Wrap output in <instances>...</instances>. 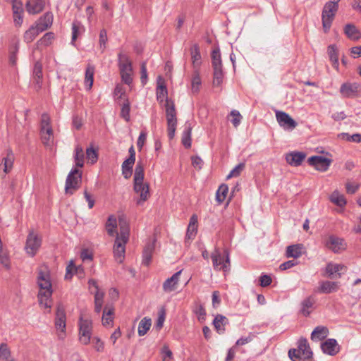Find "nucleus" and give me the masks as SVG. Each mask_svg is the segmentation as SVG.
<instances>
[{
  "label": "nucleus",
  "instance_id": "nucleus-38",
  "mask_svg": "<svg viewBox=\"0 0 361 361\" xmlns=\"http://www.w3.org/2000/svg\"><path fill=\"white\" fill-rule=\"evenodd\" d=\"M154 245L153 243L147 244L142 253V264L148 266L152 259V255L154 251Z\"/></svg>",
  "mask_w": 361,
  "mask_h": 361
},
{
  "label": "nucleus",
  "instance_id": "nucleus-51",
  "mask_svg": "<svg viewBox=\"0 0 361 361\" xmlns=\"http://www.w3.org/2000/svg\"><path fill=\"white\" fill-rule=\"evenodd\" d=\"M230 116L232 117V119L231 120L232 124L234 127L237 128L240 125L243 118L241 114L237 110H232L230 113Z\"/></svg>",
  "mask_w": 361,
  "mask_h": 361
},
{
  "label": "nucleus",
  "instance_id": "nucleus-37",
  "mask_svg": "<svg viewBox=\"0 0 361 361\" xmlns=\"http://www.w3.org/2000/svg\"><path fill=\"white\" fill-rule=\"evenodd\" d=\"M314 302L315 300L312 297H308L305 298L301 303V313L305 317L309 316L311 313Z\"/></svg>",
  "mask_w": 361,
  "mask_h": 361
},
{
  "label": "nucleus",
  "instance_id": "nucleus-46",
  "mask_svg": "<svg viewBox=\"0 0 361 361\" xmlns=\"http://www.w3.org/2000/svg\"><path fill=\"white\" fill-rule=\"evenodd\" d=\"M182 143L185 148L191 147V127L190 125L185 126L183 133Z\"/></svg>",
  "mask_w": 361,
  "mask_h": 361
},
{
  "label": "nucleus",
  "instance_id": "nucleus-59",
  "mask_svg": "<svg viewBox=\"0 0 361 361\" xmlns=\"http://www.w3.org/2000/svg\"><path fill=\"white\" fill-rule=\"evenodd\" d=\"M254 338V335L250 334L247 336L245 337H241L238 340H237L235 345H245L252 341Z\"/></svg>",
  "mask_w": 361,
  "mask_h": 361
},
{
  "label": "nucleus",
  "instance_id": "nucleus-15",
  "mask_svg": "<svg viewBox=\"0 0 361 361\" xmlns=\"http://www.w3.org/2000/svg\"><path fill=\"white\" fill-rule=\"evenodd\" d=\"M299 352L302 355V360L304 361H312V351L307 343V339L300 338L298 342V348L290 349V354L295 356V353Z\"/></svg>",
  "mask_w": 361,
  "mask_h": 361
},
{
  "label": "nucleus",
  "instance_id": "nucleus-36",
  "mask_svg": "<svg viewBox=\"0 0 361 361\" xmlns=\"http://www.w3.org/2000/svg\"><path fill=\"white\" fill-rule=\"evenodd\" d=\"M85 32V27L78 20H74L72 23V37L71 43L73 44L78 37Z\"/></svg>",
  "mask_w": 361,
  "mask_h": 361
},
{
  "label": "nucleus",
  "instance_id": "nucleus-47",
  "mask_svg": "<svg viewBox=\"0 0 361 361\" xmlns=\"http://www.w3.org/2000/svg\"><path fill=\"white\" fill-rule=\"evenodd\" d=\"M228 191V186L225 184H222L219 186L216 193V200L219 203H222L227 195Z\"/></svg>",
  "mask_w": 361,
  "mask_h": 361
},
{
  "label": "nucleus",
  "instance_id": "nucleus-10",
  "mask_svg": "<svg viewBox=\"0 0 361 361\" xmlns=\"http://www.w3.org/2000/svg\"><path fill=\"white\" fill-rule=\"evenodd\" d=\"M165 106L168 126V136L170 139H172L175 135L177 124L175 105L173 102L166 99Z\"/></svg>",
  "mask_w": 361,
  "mask_h": 361
},
{
  "label": "nucleus",
  "instance_id": "nucleus-41",
  "mask_svg": "<svg viewBox=\"0 0 361 361\" xmlns=\"http://www.w3.org/2000/svg\"><path fill=\"white\" fill-rule=\"evenodd\" d=\"M152 325V321L149 318L144 317L139 323L138 325V334L142 336L147 334Z\"/></svg>",
  "mask_w": 361,
  "mask_h": 361
},
{
  "label": "nucleus",
  "instance_id": "nucleus-40",
  "mask_svg": "<svg viewBox=\"0 0 361 361\" xmlns=\"http://www.w3.org/2000/svg\"><path fill=\"white\" fill-rule=\"evenodd\" d=\"M330 200L336 205L342 207L346 204V200L343 195L339 193L338 190H335L330 196Z\"/></svg>",
  "mask_w": 361,
  "mask_h": 361
},
{
  "label": "nucleus",
  "instance_id": "nucleus-19",
  "mask_svg": "<svg viewBox=\"0 0 361 361\" xmlns=\"http://www.w3.org/2000/svg\"><path fill=\"white\" fill-rule=\"evenodd\" d=\"M321 348L324 353L334 356L340 351V346L336 339L329 338L321 344Z\"/></svg>",
  "mask_w": 361,
  "mask_h": 361
},
{
  "label": "nucleus",
  "instance_id": "nucleus-52",
  "mask_svg": "<svg viewBox=\"0 0 361 361\" xmlns=\"http://www.w3.org/2000/svg\"><path fill=\"white\" fill-rule=\"evenodd\" d=\"M197 233V227L192 226H188L186 235H185V243H187L190 240L195 238Z\"/></svg>",
  "mask_w": 361,
  "mask_h": 361
},
{
  "label": "nucleus",
  "instance_id": "nucleus-11",
  "mask_svg": "<svg viewBox=\"0 0 361 361\" xmlns=\"http://www.w3.org/2000/svg\"><path fill=\"white\" fill-rule=\"evenodd\" d=\"M226 257L222 256L220 251L218 249H215V250L212 253L211 257L212 259L214 269L216 270H223L224 271H227L229 269L230 267V259L228 256V253L227 251H225Z\"/></svg>",
  "mask_w": 361,
  "mask_h": 361
},
{
  "label": "nucleus",
  "instance_id": "nucleus-27",
  "mask_svg": "<svg viewBox=\"0 0 361 361\" xmlns=\"http://www.w3.org/2000/svg\"><path fill=\"white\" fill-rule=\"evenodd\" d=\"M228 324V319L221 314H217L213 321L214 328L219 334L225 332V326Z\"/></svg>",
  "mask_w": 361,
  "mask_h": 361
},
{
  "label": "nucleus",
  "instance_id": "nucleus-22",
  "mask_svg": "<svg viewBox=\"0 0 361 361\" xmlns=\"http://www.w3.org/2000/svg\"><path fill=\"white\" fill-rule=\"evenodd\" d=\"M54 16L51 12H47L35 23L39 31L44 32L49 28L53 23Z\"/></svg>",
  "mask_w": 361,
  "mask_h": 361
},
{
  "label": "nucleus",
  "instance_id": "nucleus-12",
  "mask_svg": "<svg viewBox=\"0 0 361 361\" xmlns=\"http://www.w3.org/2000/svg\"><path fill=\"white\" fill-rule=\"evenodd\" d=\"M55 326L58 331H61L59 334V338L60 339H63L66 336V315L65 309L61 304H59L56 307Z\"/></svg>",
  "mask_w": 361,
  "mask_h": 361
},
{
  "label": "nucleus",
  "instance_id": "nucleus-1",
  "mask_svg": "<svg viewBox=\"0 0 361 361\" xmlns=\"http://www.w3.org/2000/svg\"><path fill=\"white\" fill-rule=\"evenodd\" d=\"M37 282L39 288L37 295L39 305L44 308L49 309V312H50L52 305L53 290L49 270L47 266L43 265L38 269Z\"/></svg>",
  "mask_w": 361,
  "mask_h": 361
},
{
  "label": "nucleus",
  "instance_id": "nucleus-62",
  "mask_svg": "<svg viewBox=\"0 0 361 361\" xmlns=\"http://www.w3.org/2000/svg\"><path fill=\"white\" fill-rule=\"evenodd\" d=\"M84 197L86 201L88 202L89 209H92L94 205V199L87 190L84 191Z\"/></svg>",
  "mask_w": 361,
  "mask_h": 361
},
{
  "label": "nucleus",
  "instance_id": "nucleus-43",
  "mask_svg": "<svg viewBox=\"0 0 361 361\" xmlns=\"http://www.w3.org/2000/svg\"><path fill=\"white\" fill-rule=\"evenodd\" d=\"M54 38V34L53 32H47L40 39L37 41V47L38 48L41 47H48L52 43Z\"/></svg>",
  "mask_w": 361,
  "mask_h": 361
},
{
  "label": "nucleus",
  "instance_id": "nucleus-63",
  "mask_svg": "<svg viewBox=\"0 0 361 361\" xmlns=\"http://www.w3.org/2000/svg\"><path fill=\"white\" fill-rule=\"evenodd\" d=\"M297 264V262L294 260H288L287 262H285L282 263L279 268L281 270H286L288 269L292 268L293 267L295 266Z\"/></svg>",
  "mask_w": 361,
  "mask_h": 361
},
{
  "label": "nucleus",
  "instance_id": "nucleus-60",
  "mask_svg": "<svg viewBox=\"0 0 361 361\" xmlns=\"http://www.w3.org/2000/svg\"><path fill=\"white\" fill-rule=\"evenodd\" d=\"M147 139V133L145 132H141L137 141V147L141 149L144 145V143Z\"/></svg>",
  "mask_w": 361,
  "mask_h": 361
},
{
  "label": "nucleus",
  "instance_id": "nucleus-61",
  "mask_svg": "<svg viewBox=\"0 0 361 361\" xmlns=\"http://www.w3.org/2000/svg\"><path fill=\"white\" fill-rule=\"evenodd\" d=\"M92 343L94 344V348L97 351H102L104 349V343L98 337H94L92 338Z\"/></svg>",
  "mask_w": 361,
  "mask_h": 361
},
{
  "label": "nucleus",
  "instance_id": "nucleus-33",
  "mask_svg": "<svg viewBox=\"0 0 361 361\" xmlns=\"http://www.w3.org/2000/svg\"><path fill=\"white\" fill-rule=\"evenodd\" d=\"M40 32H42L39 31V28L35 25H31L24 33V42L27 44L32 42Z\"/></svg>",
  "mask_w": 361,
  "mask_h": 361
},
{
  "label": "nucleus",
  "instance_id": "nucleus-17",
  "mask_svg": "<svg viewBox=\"0 0 361 361\" xmlns=\"http://www.w3.org/2000/svg\"><path fill=\"white\" fill-rule=\"evenodd\" d=\"M308 163L310 166L319 171H326L329 169L331 160L322 156H312L308 159Z\"/></svg>",
  "mask_w": 361,
  "mask_h": 361
},
{
  "label": "nucleus",
  "instance_id": "nucleus-26",
  "mask_svg": "<svg viewBox=\"0 0 361 361\" xmlns=\"http://www.w3.org/2000/svg\"><path fill=\"white\" fill-rule=\"evenodd\" d=\"M118 225L119 226V223H117L116 217L113 215L109 216L106 223V229L110 236L120 235V232L118 233L116 230Z\"/></svg>",
  "mask_w": 361,
  "mask_h": 361
},
{
  "label": "nucleus",
  "instance_id": "nucleus-50",
  "mask_svg": "<svg viewBox=\"0 0 361 361\" xmlns=\"http://www.w3.org/2000/svg\"><path fill=\"white\" fill-rule=\"evenodd\" d=\"M86 157L91 164H95L98 160V153L92 147L86 149Z\"/></svg>",
  "mask_w": 361,
  "mask_h": 361
},
{
  "label": "nucleus",
  "instance_id": "nucleus-42",
  "mask_svg": "<svg viewBox=\"0 0 361 361\" xmlns=\"http://www.w3.org/2000/svg\"><path fill=\"white\" fill-rule=\"evenodd\" d=\"M135 164L133 161H128L126 159L122 164V175L126 179H128L133 173V166Z\"/></svg>",
  "mask_w": 361,
  "mask_h": 361
},
{
  "label": "nucleus",
  "instance_id": "nucleus-28",
  "mask_svg": "<svg viewBox=\"0 0 361 361\" xmlns=\"http://www.w3.org/2000/svg\"><path fill=\"white\" fill-rule=\"evenodd\" d=\"M302 250L303 245L302 244L289 245L286 248V256L288 258L297 259L302 255Z\"/></svg>",
  "mask_w": 361,
  "mask_h": 361
},
{
  "label": "nucleus",
  "instance_id": "nucleus-6",
  "mask_svg": "<svg viewBox=\"0 0 361 361\" xmlns=\"http://www.w3.org/2000/svg\"><path fill=\"white\" fill-rule=\"evenodd\" d=\"M212 65L214 70L213 85L214 86H220L223 82L224 72L220 50L219 48L213 49L212 52Z\"/></svg>",
  "mask_w": 361,
  "mask_h": 361
},
{
  "label": "nucleus",
  "instance_id": "nucleus-21",
  "mask_svg": "<svg viewBox=\"0 0 361 361\" xmlns=\"http://www.w3.org/2000/svg\"><path fill=\"white\" fill-rule=\"evenodd\" d=\"M13 6V16L16 26H21L23 21V4L17 0H11Z\"/></svg>",
  "mask_w": 361,
  "mask_h": 361
},
{
  "label": "nucleus",
  "instance_id": "nucleus-56",
  "mask_svg": "<svg viewBox=\"0 0 361 361\" xmlns=\"http://www.w3.org/2000/svg\"><path fill=\"white\" fill-rule=\"evenodd\" d=\"M140 81L142 85H145L147 82V71L146 62H142L140 66Z\"/></svg>",
  "mask_w": 361,
  "mask_h": 361
},
{
  "label": "nucleus",
  "instance_id": "nucleus-4",
  "mask_svg": "<svg viewBox=\"0 0 361 361\" xmlns=\"http://www.w3.org/2000/svg\"><path fill=\"white\" fill-rule=\"evenodd\" d=\"M341 0H329L327 1L322 9V21L324 32L327 33L334 20L336 14L338 10V2Z\"/></svg>",
  "mask_w": 361,
  "mask_h": 361
},
{
  "label": "nucleus",
  "instance_id": "nucleus-39",
  "mask_svg": "<svg viewBox=\"0 0 361 361\" xmlns=\"http://www.w3.org/2000/svg\"><path fill=\"white\" fill-rule=\"evenodd\" d=\"M2 161L4 166V171L6 173H9L13 168L14 161V156L12 152V150L9 149L7 151L6 157L2 159Z\"/></svg>",
  "mask_w": 361,
  "mask_h": 361
},
{
  "label": "nucleus",
  "instance_id": "nucleus-31",
  "mask_svg": "<svg viewBox=\"0 0 361 361\" xmlns=\"http://www.w3.org/2000/svg\"><path fill=\"white\" fill-rule=\"evenodd\" d=\"M73 158L76 167L82 168L84 166L85 154L81 145H77L74 149Z\"/></svg>",
  "mask_w": 361,
  "mask_h": 361
},
{
  "label": "nucleus",
  "instance_id": "nucleus-55",
  "mask_svg": "<svg viewBox=\"0 0 361 361\" xmlns=\"http://www.w3.org/2000/svg\"><path fill=\"white\" fill-rule=\"evenodd\" d=\"M108 40L107 38V33L106 30L102 29L99 32V48L102 50V51H104L106 48V43Z\"/></svg>",
  "mask_w": 361,
  "mask_h": 361
},
{
  "label": "nucleus",
  "instance_id": "nucleus-5",
  "mask_svg": "<svg viewBox=\"0 0 361 361\" xmlns=\"http://www.w3.org/2000/svg\"><path fill=\"white\" fill-rule=\"evenodd\" d=\"M118 62L122 81L125 84L130 85L133 82V66L130 58L126 54L120 52L118 54Z\"/></svg>",
  "mask_w": 361,
  "mask_h": 361
},
{
  "label": "nucleus",
  "instance_id": "nucleus-35",
  "mask_svg": "<svg viewBox=\"0 0 361 361\" xmlns=\"http://www.w3.org/2000/svg\"><path fill=\"white\" fill-rule=\"evenodd\" d=\"M94 67L87 65L85 70V85L87 90H91L94 82Z\"/></svg>",
  "mask_w": 361,
  "mask_h": 361
},
{
  "label": "nucleus",
  "instance_id": "nucleus-32",
  "mask_svg": "<svg viewBox=\"0 0 361 361\" xmlns=\"http://www.w3.org/2000/svg\"><path fill=\"white\" fill-rule=\"evenodd\" d=\"M190 55L192 66L195 68L200 67L201 65V54L199 49V46L195 44H193L190 48Z\"/></svg>",
  "mask_w": 361,
  "mask_h": 361
},
{
  "label": "nucleus",
  "instance_id": "nucleus-9",
  "mask_svg": "<svg viewBox=\"0 0 361 361\" xmlns=\"http://www.w3.org/2000/svg\"><path fill=\"white\" fill-rule=\"evenodd\" d=\"M79 341L83 345H88L90 343L92 334V322L90 319H84L80 317L78 322Z\"/></svg>",
  "mask_w": 361,
  "mask_h": 361
},
{
  "label": "nucleus",
  "instance_id": "nucleus-53",
  "mask_svg": "<svg viewBox=\"0 0 361 361\" xmlns=\"http://www.w3.org/2000/svg\"><path fill=\"white\" fill-rule=\"evenodd\" d=\"M130 102L126 100V102L123 104L121 111V116L126 121H129L130 120Z\"/></svg>",
  "mask_w": 361,
  "mask_h": 361
},
{
  "label": "nucleus",
  "instance_id": "nucleus-14",
  "mask_svg": "<svg viewBox=\"0 0 361 361\" xmlns=\"http://www.w3.org/2000/svg\"><path fill=\"white\" fill-rule=\"evenodd\" d=\"M41 244V238L32 231H30L26 239V244L25 247L26 252L31 257L35 256L39 250Z\"/></svg>",
  "mask_w": 361,
  "mask_h": 361
},
{
  "label": "nucleus",
  "instance_id": "nucleus-23",
  "mask_svg": "<svg viewBox=\"0 0 361 361\" xmlns=\"http://www.w3.org/2000/svg\"><path fill=\"white\" fill-rule=\"evenodd\" d=\"M306 157V154L302 152H292L286 155V160L288 164L293 166L301 165Z\"/></svg>",
  "mask_w": 361,
  "mask_h": 361
},
{
  "label": "nucleus",
  "instance_id": "nucleus-48",
  "mask_svg": "<svg viewBox=\"0 0 361 361\" xmlns=\"http://www.w3.org/2000/svg\"><path fill=\"white\" fill-rule=\"evenodd\" d=\"M328 54L330 60L332 61L334 66L336 68L338 67V57L337 49L335 45H330L328 47Z\"/></svg>",
  "mask_w": 361,
  "mask_h": 361
},
{
  "label": "nucleus",
  "instance_id": "nucleus-25",
  "mask_svg": "<svg viewBox=\"0 0 361 361\" xmlns=\"http://www.w3.org/2000/svg\"><path fill=\"white\" fill-rule=\"evenodd\" d=\"M338 289V283L330 281H322L319 282L317 292L319 293H331L337 291Z\"/></svg>",
  "mask_w": 361,
  "mask_h": 361
},
{
  "label": "nucleus",
  "instance_id": "nucleus-2",
  "mask_svg": "<svg viewBox=\"0 0 361 361\" xmlns=\"http://www.w3.org/2000/svg\"><path fill=\"white\" fill-rule=\"evenodd\" d=\"M120 235L116 238L114 245V255L116 260L121 263L125 258L126 244L129 238V225L125 216H119Z\"/></svg>",
  "mask_w": 361,
  "mask_h": 361
},
{
  "label": "nucleus",
  "instance_id": "nucleus-7",
  "mask_svg": "<svg viewBox=\"0 0 361 361\" xmlns=\"http://www.w3.org/2000/svg\"><path fill=\"white\" fill-rule=\"evenodd\" d=\"M40 135L42 143L47 147H51L54 143V132L51 126L50 117L43 114L41 118Z\"/></svg>",
  "mask_w": 361,
  "mask_h": 361
},
{
  "label": "nucleus",
  "instance_id": "nucleus-3",
  "mask_svg": "<svg viewBox=\"0 0 361 361\" xmlns=\"http://www.w3.org/2000/svg\"><path fill=\"white\" fill-rule=\"evenodd\" d=\"M133 182L134 191L140 195V199L137 201V204H141L148 199L149 191V185L147 183H144V165L140 161L136 164Z\"/></svg>",
  "mask_w": 361,
  "mask_h": 361
},
{
  "label": "nucleus",
  "instance_id": "nucleus-24",
  "mask_svg": "<svg viewBox=\"0 0 361 361\" xmlns=\"http://www.w3.org/2000/svg\"><path fill=\"white\" fill-rule=\"evenodd\" d=\"M26 9L30 14H37L43 11L44 0H29L26 2Z\"/></svg>",
  "mask_w": 361,
  "mask_h": 361
},
{
  "label": "nucleus",
  "instance_id": "nucleus-64",
  "mask_svg": "<svg viewBox=\"0 0 361 361\" xmlns=\"http://www.w3.org/2000/svg\"><path fill=\"white\" fill-rule=\"evenodd\" d=\"M163 353L164 354L163 361H171L172 352L168 347L163 348Z\"/></svg>",
  "mask_w": 361,
  "mask_h": 361
},
{
  "label": "nucleus",
  "instance_id": "nucleus-45",
  "mask_svg": "<svg viewBox=\"0 0 361 361\" xmlns=\"http://www.w3.org/2000/svg\"><path fill=\"white\" fill-rule=\"evenodd\" d=\"M33 77L34 79L36 80L37 88L39 89L41 87L42 79V65L38 62L36 63L35 65L33 71Z\"/></svg>",
  "mask_w": 361,
  "mask_h": 361
},
{
  "label": "nucleus",
  "instance_id": "nucleus-8",
  "mask_svg": "<svg viewBox=\"0 0 361 361\" xmlns=\"http://www.w3.org/2000/svg\"><path fill=\"white\" fill-rule=\"evenodd\" d=\"M82 182V171L73 168L67 176L65 184V193L73 195L80 187Z\"/></svg>",
  "mask_w": 361,
  "mask_h": 361
},
{
  "label": "nucleus",
  "instance_id": "nucleus-58",
  "mask_svg": "<svg viewBox=\"0 0 361 361\" xmlns=\"http://www.w3.org/2000/svg\"><path fill=\"white\" fill-rule=\"evenodd\" d=\"M272 279L270 276L262 274L259 277V284L262 287H267L271 283Z\"/></svg>",
  "mask_w": 361,
  "mask_h": 361
},
{
  "label": "nucleus",
  "instance_id": "nucleus-18",
  "mask_svg": "<svg viewBox=\"0 0 361 361\" xmlns=\"http://www.w3.org/2000/svg\"><path fill=\"white\" fill-rule=\"evenodd\" d=\"M276 118L280 126L284 129L293 130L297 126L296 121L286 112L276 111Z\"/></svg>",
  "mask_w": 361,
  "mask_h": 361
},
{
  "label": "nucleus",
  "instance_id": "nucleus-30",
  "mask_svg": "<svg viewBox=\"0 0 361 361\" xmlns=\"http://www.w3.org/2000/svg\"><path fill=\"white\" fill-rule=\"evenodd\" d=\"M329 329L323 326H317L311 334V339L312 341H321L327 337Z\"/></svg>",
  "mask_w": 361,
  "mask_h": 361
},
{
  "label": "nucleus",
  "instance_id": "nucleus-29",
  "mask_svg": "<svg viewBox=\"0 0 361 361\" xmlns=\"http://www.w3.org/2000/svg\"><path fill=\"white\" fill-rule=\"evenodd\" d=\"M346 267L340 264H333V263H329L326 267V272L328 274V276L331 279L333 278V275L334 274H338V277L341 275V271H345Z\"/></svg>",
  "mask_w": 361,
  "mask_h": 361
},
{
  "label": "nucleus",
  "instance_id": "nucleus-20",
  "mask_svg": "<svg viewBox=\"0 0 361 361\" xmlns=\"http://www.w3.org/2000/svg\"><path fill=\"white\" fill-rule=\"evenodd\" d=\"M181 272L182 270L176 272L163 283L162 288L165 293H171L177 289Z\"/></svg>",
  "mask_w": 361,
  "mask_h": 361
},
{
  "label": "nucleus",
  "instance_id": "nucleus-54",
  "mask_svg": "<svg viewBox=\"0 0 361 361\" xmlns=\"http://www.w3.org/2000/svg\"><path fill=\"white\" fill-rule=\"evenodd\" d=\"M245 169V164L240 163L237 166L233 169L229 174L227 176V179H229L232 177H238L240 176L243 170Z\"/></svg>",
  "mask_w": 361,
  "mask_h": 361
},
{
  "label": "nucleus",
  "instance_id": "nucleus-16",
  "mask_svg": "<svg viewBox=\"0 0 361 361\" xmlns=\"http://www.w3.org/2000/svg\"><path fill=\"white\" fill-rule=\"evenodd\" d=\"M325 245L335 253H338L346 247L344 240L334 235L329 236L325 242Z\"/></svg>",
  "mask_w": 361,
  "mask_h": 361
},
{
  "label": "nucleus",
  "instance_id": "nucleus-44",
  "mask_svg": "<svg viewBox=\"0 0 361 361\" xmlns=\"http://www.w3.org/2000/svg\"><path fill=\"white\" fill-rule=\"evenodd\" d=\"M0 359L4 361H14L11 356V350L6 343L0 345Z\"/></svg>",
  "mask_w": 361,
  "mask_h": 361
},
{
  "label": "nucleus",
  "instance_id": "nucleus-13",
  "mask_svg": "<svg viewBox=\"0 0 361 361\" xmlns=\"http://www.w3.org/2000/svg\"><path fill=\"white\" fill-rule=\"evenodd\" d=\"M360 85L357 82H346L341 85L339 92L343 98L354 99L360 96Z\"/></svg>",
  "mask_w": 361,
  "mask_h": 361
},
{
  "label": "nucleus",
  "instance_id": "nucleus-57",
  "mask_svg": "<svg viewBox=\"0 0 361 361\" xmlns=\"http://www.w3.org/2000/svg\"><path fill=\"white\" fill-rule=\"evenodd\" d=\"M165 315H166L165 310L162 308L159 312V316H158L157 320L156 322V327L158 329H161L163 327L164 322L165 321Z\"/></svg>",
  "mask_w": 361,
  "mask_h": 361
},
{
  "label": "nucleus",
  "instance_id": "nucleus-49",
  "mask_svg": "<svg viewBox=\"0 0 361 361\" xmlns=\"http://www.w3.org/2000/svg\"><path fill=\"white\" fill-rule=\"evenodd\" d=\"M201 78L197 72H195L192 81H191V90L193 93H197L201 86Z\"/></svg>",
  "mask_w": 361,
  "mask_h": 361
},
{
  "label": "nucleus",
  "instance_id": "nucleus-34",
  "mask_svg": "<svg viewBox=\"0 0 361 361\" xmlns=\"http://www.w3.org/2000/svg\"><path fill=\"white\" fill-rule=\"evenodd\" d=\"M344 32L348 38L357 40L361 37L360 32L353 24H347L344 27Z\"/></svg>",
  "mask_w": 361,
  "mask_h": 361
}]
</instances>
